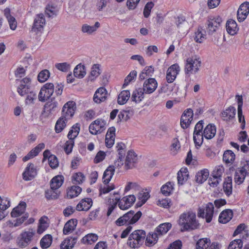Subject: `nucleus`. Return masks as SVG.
<instances>
[{
  "instance_id": "1",
  "label": "nucleus",
  "mask_w": 249,
  "mask_h": 249,
  "mask_svg": "<svg viewBox=\"0 0 249 249\" xmlns=\"http://www.w3.org/2000/svg\"><path fill=\"white\" fill-rule=\"evenodd\" d=\"M142 215V213L139 211L135 213V212L130 210L123 216L120 217L115 221V224L118 226H122L123 225H130L136 223L141 218ZM132 227L128 226L121 233V237L124 238L127 237Z\"/></svg>"
},
{
  "instance_id": "2",
  "label": "nucleus",
  "mask_w": 249,
  "mask_h": 249,
  "mask_svg": "<svg viewBox=\"0 0 249 249\" xmlns=\"http://www.w3.org/2000/svg\"><path fill=\"white\" fill-rule=\"evenodd\" d=\"M181 232L190 231L198 228L199 223L196 219V213L188 211L181 213L178 220Z\"/></svg>"
},
{
  "instance_id": "3",
  "label": "nucleus",
  "mask_w": 249,
  "mask_h": 249,
  "mask_svg": "<svg viewBox=\"0 0 249 249\" xmlns=\"http://www.w3.org/2000/svg\"><path fill=\"white\" fill-rule=\"evenodd\" d=\"M80 130V124L76 123L73 124L69 130L67 135L69 140L67 141L64 145V150L66 154L71 153L74 145L75 139L78 135Z\"/></svg>"
},
{
  "instance_id": "4",
  "label": "nucleus",
  "mask_w": 249,
  "mask_h": 249,
  "mask_svg": "<svg viewBox=\"0 0 249 249\" xmlns=\"http://www.w3.org/2000/svg\"><path fill=\"white\" fill-rule=\"evenodd\" d=\"M146 237V232L142 230L134 231L130 235L127 241V245L133 249H138L142 245Z\"/></svg>"
},
{
  "instance_id": "5",
  "label": "nucleus",
  "mask_w": 249,
  "mask_h": 249,
  "mask_svg": "<svg viewBox=\"0 0 249 249\" xmlns=\"http://www.w3.org/2000/svg\"><path fill=\"white\" fill-rule=\"evenodd\" d=\"M34 235L35 232L32 231H23L17 239V246L20 248H25L30 244Z\"/></svg>"
},
{
  "instance_id": "6",
  "label": "nucleus",
  "mask_w": 249,
  "mask_h": 249,
  "mask_svg": "<svg viewBox=\"0 0 249 249\" xmlns=\"http://www.w3.org/2000/svg\"><path fill=\"white\" fill-rule=\"evenodd\" d=\"M214 212V206L212 202H209L205 206L199 207L198 209L197 216L199 217L206 218L207 223L211 222Z\"/></svg>"
},
{
  "instance_id": "7",
  "label": "nucleus",
  "mask_w": 249,
  "mask_h": 249,
  "mask_svg": "<svg viewBox=\"0 0 249 249\" xmlns=\"http://www.w3.org/2000/svg\"><path fill=\"white\" fill-rule=\"evenodd\" d=\"M222 18L217 16L210 17L207 20V32L209 35H213L221 26Z\"/></svg>"
},
{
  "instance_id": "8",
  "label": "nucleus",
  "mask_w": 249,
  "mask_h": 249,
  "mask_svg": "<svg viewBox=\"0 0 249 249\" xmlns=\"http://www.w3.org/2000/svg\"><path fill=\"white\" fill-rule=\"evenodd\" d=\"M54 92V85L53 83H48L44 85L41 89L38 94L40 101L45 102L49 99Z\"/></svg>"
},
{
  "instance_id": "9",
  "label": "nucleus",
  "mask_w": 249,
  "mask_h": 249,
  "mask_svg": "<svg viewBox=\"0 0 249 249\" xmlns=\"http://www.w3.org/2000/svg\"><path fill=\"white\" fill-rule=\"evenodd\" d=\"M201 61L199 59L194 58H188L186 60L185 68L186 74L190 73H196L199 70L200 66Z\"/></svg>"
},
{
  "instance_id": "10",
  "label": "nucleus",
  "mask_w": 249,
  "mask_h": 249,
  "mask_svg": "<svg viewBox=\"0 0 249 249\" xmlns=\"http://www.w3.org/2000/svg\"><path fill=\"white\" fill-rule=\"evenodd\" d=\"M76 108V104L74 101L68 102L62 108V116H64L65 118L70 120L73 116Z\"/></svg>"
},
{
  "instance_id": "11",
  "label": "nucleus",
  "mask_w": 249,
  "mask_h": 249,
  "mask_svg": "<svg viewBox=\"0 0 249 249\" xmlns=\"http://www.w3.org/2000/svg\"><path fill=\"white\" fill-rule=\"evenodd\" d=\"M45 19L43 14H39L36 16L34 19L32 31L37 34L41 32L45 24Z\"/></svg>"
},
{
  "instance_id": "12",
  "label": "nucleus",
  "mask_w": 249,
  "mask_h": 249,
  "mask_svg": "<svg viewBox=\"0 0 249 249\" xmlns=\"http://www.w3.org/2000/svg\"><path fill=\"white\" fill-rule=\"evenodd\" d=\"M193 111L191 108L185 110L180 119V125L183 129L188 128L193 120Z\"/></svg>"
},
{
  "instance_id": "13",
  "label": "nucleus",
  "mask_w": 249,
  "mask_h": 249,
  "mask_svg": "<svg viewBox=\"0 0 249 249\" xmlns=\"http://www.w3.org/2000/svg\"><path fill=\"white\" fill-rule=\"evenodd\" d=\"M17 81L19 82L17 91L19 95L24 96L30 91L31 79H18Z\"/></svg>"
},
{
  "instance_id": "14",
  "label": "nucleus",
  "mask_w": 249,
  "mask_h": 249,
  "mask_svg": "<svg viewBox=\"0 0 249 249\" xmlns=\"http://www.w3.org/2000/svg\"><path fill=\"white\" fill-rule=\"evenodd\" d=\"M135 200L136 197L133 195L123 197L118 201V206L121 210H127L132 206Z\"/></svg>"
},
{
  "instance_id": "15",
  "label": "nucleus",
  "mask_w": 249,
  "mask_h": 249,
  "mask_svg": "<svg viewBox=\"0 0 249 249\" xmlns=\"http://www.w3.org/2000/svg\"><path fill=\"white\" fill-rule=\"evenodd\" d=\"M37 175V171L34 164L29 163L22 173V178L24 180L29 181L33 179Z\"/></svg>"
},
{
  "instance_id": "16",
  "label": "nucleus",
  "mask_w": 249,
  "mask_h": 249,
  "mask_svg": "<svg viewBox=\"0 0 249 249\" xmlns=\"http://www.w3.org/2000/svg\"><path fill=\"white\" fill-rule=\"evenodd\" d=\"M249 13V2L246 1L241 4L237 12V17L239 22L243 21Z\"/></svg>"
},
{
  "instance_id": "17",
  "label": "nucleus",
  "mask_w": 249,
  "mask_h": 249,
  "mask_svg": "<svg viewBox=\"0 0 249 249\" xmlns=\"http://www.w3.org/2000/svg\"><path fill=\"white\" fill-rule=\"evenodd\" d=\"M158 86L156 79H147L143 85V89L145 93L150 94L153 92Z\"/></svg>"
},
{
  "instance_id": "18",
  "label": "nucleus",
  "mask_w": 249,
  "mask_h": 249,
  "mask_svg": "<svg viewBox=\"0 0 249 249\" xmlns=\"http://www.w3.org/2000/svg\"><path fill=\"white\" fill-rule=\"evenodd\" d=\"M58 103L54 99L47 102L44 106L43 111L48 115L53 114L58 111Z\"/></svg>"
},
{
  "instance_id": "19",
  "label": "nucleus",
  "mask_w": 249,
  "mask_h": 249,
  "mask_svg": "<svg viewBox=\"0 0 249 249\" xmlns=\"http://www.w3.org/2000/svg\"><path fill=\"white\" fill-rule=\"evenodd\" d=\"M115 131V128L112 126L109 127L107 131L106 136L105 143L106 146L108 148L111 147L114 143Z\"/></svg>"
},
{
  "instance_id": "20",
  "label": "nucleus",
  "mask_w": 249,
  "mask_h": 249,
  "mask_svg": "<svg viewBox=\"0 0 249 249\" xmlns=\"http://www.w3.org/2000/svg\"><path fill=\"white\" fill-rule=\"evenodd\" d=\"M107 92L105 88L102 87L98 88L94 92V102L101 103L107 99Z\"/></svg>"
},
{
  "instance_id": "21",
  "label": "nucleus",
  "mask_w": 249,
  "mask_h": 249,
  "mask_svg": "<svg viewBox=\"0 0 249 249\" xmlns=\"http://www.w3.org/2000/svg\"><path fill=\"white\" fill-rule=\"evenodd\" d=\"M137 160V155L132 150H129L127 152V154L125 159L124 167L126 169L132 168L134 164L136 162Z\"/></svg>"
},
{
  "instance_id": "22",
  "label": "nucleus",
  "mask_w": 249,
  "mask_h": 249,
  "mask_svg": "<svg viewBox=\"0 0 249 249\" xmlns=\"http://www.w3.org/2000/svg\"><path fill=\"white\" fill-rule=\"evenodd\" d=\"M44 148L45 144L44 143H39L34 148L32 149L27 155L23 158L22 160L25 162L36 156Z\"/></svg>"
},
{
  "instance_id": "23",
  "label": "nucleus",
  "mask_w": 249,
  "mask_h": 249,
  "mask_svg": "<svg viewBox=\"0 0 249 249\" xmlns=\"http://www.w3.org/2000/svg\"><path fill=\"white\" fill-rule=\"evenodd\" d=\"M134 110L130 107H128L125 109L121 111L118 116V123L121 122L122 120L125 121L129 120L134 115Z\"/></svg>"
},
{
  "instance_id": "24",
  "label": "nucleus",
  "mask_w": 249,
  "mask_h": 249,
  "mask_svg": "<svg viewBox=\"0 0 249 249\" xmlns=\"http://www.w3.org/2000/svg\"><path fill=\"white\" fill-rule=\"evenodd\" d=\"M76 237L69 236L65 239L61 243L60 249H71L77 242Z\"/></svg>"
},
{
  "instance_id": "25",
  "label": "nucleus",
  "mask_w": 249,
  "mask_h": 249,
  "mask_svg": "<svg viewBox=\"0 0 249 249\" xmlns=\"http://www.w3.org/2000/svg\"><path fill=\"white\" fill-rule=\"evenodd\" d=\"M232 217V211L230 209H226L220 213L218 221L221 223L226 224L230 221Z\"/></svg>"
},
{
  "instance_id": "26",
  "label": "nucleus",
  "mask_w": 249,
  "mask_h": 249,
  "mask_svg": "<svg viewBox=\"0 0 249 249\" xmlns=\"http://www.w3.org/2000/svg\"><path fill=\"white\" fill-rule=\"evenodd\" d=\"M26 207V204L25 202L21 201L19 204L14 208L11 213V216L12 217H18L24 213Z\"/></svg>"
},
{
  "instance_id": "27",
  "label": "nucleus",
  "mask_w": 249,
  "mask_h": 249,
  "mask_svg": "<svg viewBox=\"0 0 249 249\" xmlns=\"http://www.w3.org/2000/svg\"><path fill=\"white\" fill-rule=\"evenodd\" d=\"M91 198H86L82 199L77 205L76 209L77 211H88L92 206Z\"/></svg>"
},
{
  "instance_id": "28",
  "label": "nucleus",
  "mask_w": 249,
  "mask_h": 249,
  "mask_svg": "<svg viewBox=\"0 0 249 249\" xmlns=\"http://www.w3.org/2000/svg\"><path fill=\"white\" fill-rule=\"evenodd\" d=\"M77 224V220L71 219L66 223L64 225L63 232L65 235L69 234L72 232L76 228Z\"/></svg>"
},
{
  "instance_id": "29",
  "label": "nucleus",
  "mask_w": 249,
  "mask_h": 249,
  "mask_svg": "<svg viewBox=\"0 0 249 249\" xmlns=\"http://www.w3.org/2000/svg\"><path fill=\"white\" fill-rule=\"evenodd\" d=\"M236 109L231 106L221 113V116L224 121H229L234 118Z\"/></svg>"
},
{
  "instance_id": "30",
  "label": "nucleus",
  "mask_w": 249,
  "mask_h": 249,
  "mask_svg": "<svg viewBox=\"0 0 249 249\" xmlns=\"http://www.w3.org/2000/svg\"><path fill=\"white\" fill-rule=\"evenodd\" d=\"M172 228V224L169 222L160 224L155 230L154 232L158 235H162L166 233Z\"/></svg>"
},
{
  "instance_id": "31",
  "label": "nucleus",
  "mask_w": 249,
  "mask_h": 249,
  "mask_svg": "<svg viewBox=\"0 0 249 249\" xmlns=\"http://www.w3.org/2000/svg\"><path fill=\"white\" fill-rule=\"evenodd\" d=\"M69 120L65 118L64 116H61L56 121L54 130L56 133L62 132L66 127L67 123Z\"/></svg>"
},
{
  "instance_id": "32",
  "label": "nucleus",
  "mask_w": 249,
  "mask_h": 249,
  "mask_svg": "<svg viewBox=\"0 0 249 249\" xmlns=\"http://www.w3.org/2000/svg\"><path fill=\"white\" fill-rule=\"evenodd\" d=\"M215 126L212 124L207 125L203 132L204 137L207 139H212L215 136Z\"/></svg>"
},
{
  "instance_id": "33",
  "label": "nucleus",
  "mask_w": 249,
  "mask_h": 249,
  "mask_svg": "<svg viewBox=\"0 0 249 249\" xmlns=\"http://www.w3.org/2000/svg\"><path fill=\"white\" fill-rule=\"evenodd\" d=\"M94 135L100 134L106 129V122L102 119H98L94 121Z\"/></svg>"
},
{
  "instance_id": "34",
  "label": "nucleus",
  "mask_w": 249,
  "mask_h": 249,
  "mask_svg": "<svg viewBox=\"0 0 249 249\" xmlns=\"http://www.w3.org/2000/svg\"><path fill=\"white\" fill-rule=\"evenodd\" d=\"M209 176V170L207 169H204L196 173L195 177L196 181V182L201 184L207 180Z\"/></svg>"
},
{
  "instance_id": "35",
  "label": "nucleus",
  "mask_w": 249,
  "mask_h": 249,
  "mask_svg": "<svg viewBox=\"0 0 249 249\" xmlns=\"http://www.w3.org/2000/svg\"><path fill=\"white\" fill-rule=\"evenodd\" d=\"M224 192L227 196H229L232 194V178L231 177H227L223 183Z\"/></svg>"
},
{
  "instance_id": "36",
  "label": "nucleus",
  "mask_w": 249,
  "mask_h": 249,
  "mask_svg": "<svg viewBox=\"0 0 249 249\" xmlns=\"http://www.w3.org/2000/svg\"><path fill=\"white\" fill-rule=\"evenodd\" d=\"M145 238V245L147 247H151L157 242L159 237L154 232H150Z\"/></svg>"
},
{
  "instance_id": "37",
  "label": "nucleus",
  "mask_w": 249,
  "mask_h": 249,
  "mask_svg": "<svg viewBox=\"0 0 249 249\" xmlns=\"http://www.w3.org/2000/svg\"><path fill=\"white\" fill-rule=\"evenodd\" d=\"M64 182V178L62 176H56L53 177L50 182L51 189L57 190L60 188Z\"/></svg>"
},
{
  "instance_id": "38",
  "label": "nucleus",
  "mask_w": 249,
  "mask_h": 249,
  "mask_svg": "<svg viewBox=\"0 0 249 249\" xmlns=\"http://www.w3.org/2000/svg\"><path fill=\"white\" fill-rule=\"evenodd\" d=\"M115 171L114 166L110 165L105 170L103 174V179H104L103 182L105 184L109 183L111 180Z\"/></svg>"
},
{
  "instance_id": "39",
  "label": "nucleus",
  "mask_w": 249,
  "mask_h": 249,
  "mask_svg": "<svg viewBox=\"0 0 249 249\" xmlns=\"http://www.w3.org/2000/svg\"><path fill=\"white\" fill-rule=\"evenodd\" d=\"M86 74V69L84 65L79 63L73 70V75L75 77L83 78Z\"/></svg>"
},
{
  "instance_id": "40",
  "label": "nucleus",
  "mask_w": 249,
  "mask_h": 249,
  "mask_svg": "<svg viewBox=\"0 0 249 249\" xmlns=\"http://www.w3.org/2000/svg\"><path fill=\"white\" fill-rule=\"evenodd\" d=\"M82 188L78 186L73 185L68 188L67 192V196L69 198H72L77 196L81 192Z\"/></svg>"
},
{
  "instance_id": "41",
  "label": "nucleus",
  "mask_w": 249,
  "mask_h": 249,
  "mask_svg": "<svg viewBox=\"0 0 249 249\" xmlns=\"http://www.w3.org/2000/svg\"><path fill=\"white\" fill-rule=\"evenodd\" d=\"M226 30L227 32L231 35L236 34L238 30L236 22L233 19L228 20L226 23Z\"/></svg>"
},
{
  "instance_id": "42",
  "label": "nucleus",
  "mask_w": 249,
  "mask_h": 249,
  "mask_svg": "<svg viewBox=\"0 0 249 249\" xmlns=\"http://www.w3.org/2000/svg\"><path fill=\"white\" fill-rule=\"evenodd\" d=\"M145 91L143 88H139L135 89L132 95V100L136 103L140 102L144 98Z\"/></svg>"
},
{
  "instance_id": "43",
  "label": "nucleus",
  "mask_w": 249,
  "mask_h": 249,
  "mask_svg": "<svg viewBox=\"0 0 249 249\" xmlns=\"http://www.w3.org/2000/svg\"><path fill=\"white\" fill-rule=\"evenodd\" d=\"M247 175V172H246L244 170H237L234 175V181L235 182L240 185L243 182L245 177Z\"/></svg>"
},
{
  "instance_id": "44",
  "label": "nucleus",
  "mask_w": 249,
  "mask_h": 249,
  "mask_svg": "<svg viewBox=\"0 0 249 249\" xmlns=\"http://www.w3.org/2000/svg\"><path fill=\"white\" fill-rule=\"evenodd\" d=\"M53 238L51 234H46L40 240V246L42 249H47L52 243Z\"/></svg>"
},
{
  "instance_id": "45",
  "label": "nucleus",
  "mask_w": 249,
  "mask_h": 249,
  "mask_svg": "<svg viewBox=\"0 0 249 249\" xmlns=\"http://www.w3.org/2000/svg\"><path fill=\"white\" fill-rule=\"evenodd\" d=\"M210 244L211 240L210 238H201L196 242L195 249H207Z\"/></svg>"
},
{
  "instance_id": "46",
  "label": "nucleus",
  "mask_w": 249,
  "mask_h": 249,
  "mask_svg": "<svg viewBox=\"0 0 249 249\" xmlns=\"http://www.w3.org/2000/svg\"><path fill=\"white\" fill-rule=\"evenodd\" d=\"M235 158V155L231 150L225 151L223 155V160L226 163H232Z\"/></svg>"
},
{
  "instance_id": "47",
  "label": "nucleus",
  "mask_w": 249,
  "mask_h": 249,
  "mask_svg": "<svg viewBox=\"0 0 249 249\" xmlns=\"http://www.w3.org/2000/svg\"><path fill=\"white\" fill-rule=\"evenodd\" d=\"M130 93L128 90H124L120 92L118 97V103L119 105L124 104L130 97Z\"/></svg>"
},
{
  "instance_id": "48",
  "label": "nucleus",
  "mask_w": 249,
  "mask_h": 249,
  "mask_svg": "<svg viewBox=\"0 0 249 249\" xmlns=\"http://www.w3.org/2000/svg\"><path fill=\"white\" fill-rule=\"evenodd\" d=\"M179 71L180 68L178 64H174L171 65L167 71L166 78L168 76L176 78Z\"/></svg>"
},
{
  "instance_id": "49",
  "label": "nucleus",
  "mask_w": 249,
  "mask_h": 249,
  "mask_svg": "<svg viewBox=\"0 0 249 249\" xmlns=\"http://www.w3.org/2000/svg\"><path fill=\"white\" fill-rule=\"evenodd\" d=\"M28 217L29 214L28 213H26L23 214L20 217L17 218L16 220L14 221V223L12 221H9L8 222L9 226L10 227H18L21 225L22 223H23L25 221V220L27 219Z\"/></svg>"
},
{
  "instance_id": "50",
  "label": "nucleus",
  "mask_w": 249,
  "mask_h": 249,
  "mask_svg": "<svg viewBox=\"0 0 249 249\" xmlns=\"http://www.w3.org/2000/svg\"><path fill=\"white\" fill-rule=\"evenodd\" d=\"M85 177L81 172L74 174L71 177V181L73 184H80L85 180Z\"/></svg>"
},
{
  "instance_id": "51",
  "label": "nucleus",
  "mask_w": 249,
  "mask_h": 249,
  "mask_svg": "<svg viewBox=\"0 0 249 249\" xmlns=\"http://www.w3.org/2000/svg\"><path fill=\"white\" fill-rule=\"evenodd\" d=\"M174 183L171 182H168L163 185L161 188V192L165 196H169L173 189Z\"/></svg>"
},
{
  "instance_id": "52",
  "label": "nucleus",
  "mask_w": 249,
  "mask_h": 249,
  "mask_svg": "<svg viewBox=\"0 0 249 249\" xmlns=\"http://www.w3.org/2000/svg\"><path fill=\"white\" fill-rule=\"evenodd\" d=\"M154 71V69L152 66H146L141 72L139 78H145L146 77H151L153 75Z\"/></svg>"
},
{
  "instance_id": "53",
  "label": "nucleus",
  "mask_w": 249,
  "mask_h": 249,
  "mask_svg": "<svg viewBox=\"0 0 249 249\" xmlns=\"http://www.w3.org/2000/svg\"><path fill=\"white\" fill-rule=\"evenodd\" d=\"M243 247V242L241 239H235L230 243L228 249H241Z\"/></svg>"
},
{
  "instance_id": "54",
  "label": "nucleus",
  "mask_w": 249,
  "mask_h": 249,
  "mask_svg": "<svg viewBox=\"0 0 249 249\" xmlns=\"http://www.w3.org/2000/svg\"><path fill=\"white\" fill-rule=\"evenodd\" d=\"M55 67L62 72H67L70 69L71 65L67 62L57 63L55 64Z\"/></svg>"
},
{
  "instance_id": "55",
  "label": "nucleus",
  "mask_w": 249,
  "mask_h": 249,
  "mask_svg": "<svg viewBox=\"0 0 249 249\" xmlns=\"http://www.w3.org/2000/svg\"><path fill=\"white\" fill-rule=\"evenodd\" d=\"M154 6V3L152 1L148 2L144 6L143 14L145 18L149 17L151 9Z\"/></svg>"
},
{
  "instance_id": "56",
  "label": "nucleus",
  "mask_w": 249,
  "mask_h": 249,
  "mask_svg": "<svg viewBox=\"0 0 249 249\" xmlns=\"http://www.w3.org/2000/svg\"><path fill=\"white\" fill-rule=\"evenodd\" d=\"M204 124L203 121L201 120L199 121L195 125L194 133H195V135L198 134V137H201L200 138L202 139V134L203 133L202 131L203 128V124Z\"/></svg>"
},
{
  "instance_id": "57",
  "label": "nucleus",
  "mask_w": 249,
  "mask_h": 249,
  "mask_svg": "<svg viewBox=\"0 0 249 249\" xmlns=\"http://www.w3.org/2000/svg\"><path fill=\"white\" fill-rule=\"evenodd\" d=\"M206 35L202 33V28H198L197 31L195 33L194 40L198 43H202L205 39Z\"/></svg>"
},
{
  "instance_id": "58",
  "label": "nucleus",
  "mask_w": 249,
  "mask_h": 249,
  "mask_svg": "<svg viewBox=\"0 0 249 249\" xmlns=\"http://www.w3.org/2000/svg\"><path fill=\"white\" fill-rule=\"evenodd\" d=\"M5 15L9 22L10 29L12 30H15L17 27V21L15 18L12 16L9 13L7 14L5 12Z\"/></svg>"
},
{
  "instance_id": "59",
  "label": "nucleus",
  "mask_w": 249,
  "mask_h": 249,
  "mask_svg": "<svg viewBox=\"0 0 249 249\" xmlns=\"http://www.w3.org/2000/svg\"><path fill=\"white\" fill-rule=\"evenodd\" d=\"M109 2V0H95L97 10L99 11H103Z\"/></svg>"
},
{
  "instance_id": "60",
  "label": "nucleus",
  "mask_w": 249,
  "mask_h": 249,
  "mask_svg": "<svg viewBox=\"0 0 249 249\" xmlns=\"http://www.w3.org/2000/svg\"><path fill=\"white\" fill-rule=\"evenodd\" d=\"M45 13L49 18H53L56 16V13L55 10V7L48 4L46 7Z\"/></svg>"
},
{
  "instance_id": "61",
  "label": "nucleus",
  "mask_w": 249,
  "mask_h": 249,
  "mask_svg": "<svg viewBox=\"0 0 249 249\" xmlns=\"http://www.w3.org/2000/svg\"><path fill=\"white\" fill-rule=\"evenodd\" d=\"M56 190H47L45 191V197L48 199H55L58 197V194L55 192Z\"/></svg>"
},
{
  "instance_id": "62",
  "label": "nucleus",
  "mask_w": 249,
  "mask_h": 249,
  "mask_svg": "<svg viewBox=\"0 0 249 249\" xmlns=\"http://www.w3.org/2000/svg\"><path fill=\"white\" fill-rule=\"evenodd\" d=\"M85 245H91L93 243V233H89L85 235L81 240Z\"/></svg>"
},
{
  "instance_id": "63",
  "label": "nucleus",
  "mask_w": 249,
  "mask_h": 249,
  "mask_svg": "<svg viewBox=\"0 0 249 249\" xmlns=\"http://www.w3.org/2000/svg\"><path fill=\"white\" fill-rule=\"evenodd\" d=\"M224 168L223 167H218L215 168V169L213 171L212 176L215 177L216 178H219V179L221 180L222 175L223 173L224 172Z\"/></svg>"
},
{
  "instance_id": "64",
  "label": "nucleus",
  "mask_w": 249,
  "mask_h": 249,
  "mask_svg": "<svg viewBox=\"0 0 249 249\" xmlns=\"http://www.w3.org/2000/svg\"><path fill=\"white\" fill-rule=\"evenodd\" d=\"M48 162L50 166L52 168H56L58 165L57 159L55 155L49 156Z\"/></svg>"
}]
</instances>
